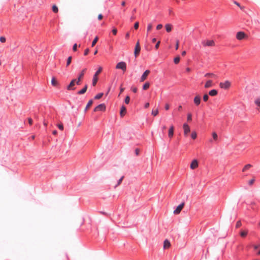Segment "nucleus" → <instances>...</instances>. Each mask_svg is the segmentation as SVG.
<instances>
[{
    "instance_id": "obj_55",
    "label": "nucleus",
    "mask_w": 260,
    "mask_h": 260,
    "mask_svg": "<svg viewBox=\"0 0 260 260\" xmlns=\"http://www.w3.org/2000/svg\"><path fill=\"white\" fill-rule=\"evenodd\" d=\"M149 103H146L145 104V105H144V107H145V108H148V107H149Z\"/></svg>"
},
{
    "instance_id": "obj_46",
    "label": "nucleus",
    "mask_w": 260,
    "mask_h": 260,
    "mask_svg": "<svg viewBox=\"0 0 260 260\" xmlns=\"http://www.w3.org/2000/svg\"><path fill=\"white\" fill-rule=\"evenodd\" d=\"M89 51V49L88 48H86V49L84 50V55H87L88 54Z\"/></svg>"
},
{
    "instance_id": "obj_13",
    "label": "nucleus",
    "mask_w": 260,
    "mask_h": 260,
    "mask_svg": "<svg viewBox=\"0 0 260 260\" xmlns=\"http://www.w3.org/2000/svg\"><path fill=\"white\" fill-rule=\"evenodd\" d=\"M150 71L148 70H146L144 73L142 74V75L141 77L140 78V81L143 82L144 81L146 78L148 74L150 73Z\"/></svg>"
},
{
    "instance_id": "obj_37",
    "label": "nucleus",
    "mask_w": 260,
    "mask_h": 260,
    "mask_svg": "<svg viewBox=\"0 0 260 260\" xmlns=\"http://www.w3.org/2000/svg\"><path fill=\"white\" fill-rule=\"evenodd\" d=\"M247 233H248L247 231H242L240 233V235H241V236L244 237L247 235Z\"/></svg>"
},
{
    "instance_id": "obj_5",
    "label": "nucleus",
    "mask_w": 260,
    "mask_h": 260,
    "mask_svg": "<svg viewBox=\"0 0 260 260\" xmlns=\"http://www.w3.org/2000/svg\"><path fill=\"white\" fill-rule=\"evenodd\" d=\"M220 87L224 89L229 88L231 86V83L229 81L221 82L219 84Z\"/></svg>"
},
{
    "instance_id": "obj_19",
    "label": "nucleus",
    "mask_w": 260,
    "mask_h": 260,
    "mask_svg": "<svg viewBox=\"0 0 260 260\" xmlns=\"http://www.w3.org/2000/svg\"><path fill=\"white\" fill-rule=\"evenodd\" d=\"M87 87H88L87 85H85L84 86V87L81 90L78 91L77 93L78 94H83L85 93L87 90Z\"/></svg>"
},
{
    "instance_id": "obj_44",
    "label": "nucleus",
    "mask_w": 260,
    "mask_h": 260,
    "mask_svg": "<svg viewBox=\"0 0 260 260\" xmlns=\"http://www.w3.org/2000/svg\"><path fill=\"white\" fill-rule=\"evenodd\" d=\"M6 41V39L5 37H0V42L2 43H5Z\"/></svg>"
},
{
    "instance_id": "obj_23",
    "label": "nucleus",
    "mask_w": 260,
    "mask_h": 260,
    "mask_svg": "<svg viewBox=\"0 0 260 260\" xmlns=\"http://www.w3.org/2000/svg\"><path fill=\"white\" fill-rule=\"evenodd\" d=\"M170 246V243L169 240H165L164 242V248H167L169 247Z\"/></svg>"
},
{
    "instance_id": "obj_21",
    "label": "nucleus",
    "mask_w": 260,
    "mask_h": 260,
    "mask_svg": "<svg viewBox=\"0 0 260 260\" xmlns=\"http://www.w3.org/2000/svg\"><path fill=\"white\" fill-rule=\"evenodd\" d=\"M218 93V92H217V90H216V89H212L210 91H209V94L210 95V96H215Z\"/></svg>"
},
{
    "instance_id": "obj_56",
    "label": "nucleus",
    "mask_w": 260,
    "mask_h": 260,
    "mask_svg": "<svg viewBox=\"0 0 260 260\" xmlns=\"http://www.w3.org/2000/svg\"><path fill=\"white\" fill-rule=\"evenodd\" d=\"M102 18H103L102 14H99V16H98V19L99 20H101V19H102Z\"/></svg>"
},
{
    "instance_id": "obj_30",
    "label": "nucleus",
    "mask_w": 260,
    "mask_h": 260,
    "mask_svg": "<svg viewBox=\"0 0 260 260\" xmlns=\"http://www.w3.org/2000/svg\"><path fill=\"white\" fill-rule=\"evenodd\" d=\"M158 109H156L155 110H152V112H151V114L152 115H153V116H156L157 114H158Z\"/></svg>"
},
{
    "instance_id": "obj_11",
    "label": "nucleus",
    "mask_w": 260,
    "mask_h": 260,
    "mask_svg": "<svg viewBox=\"0 0 260 260\" xmlns=\"http://www.w3.org/2000/svg\"><path fill=\"white\" fill-rule=\"evenodd\" d=\"M183 128L184 130V134L187 136L188 133L190 132V127L187 123H184L183 125Z\"/></svg>"
},
{
    "instance_id": "obj_2",
    "label": "nucleus",
    "mask_w": 260,
    "mask_h": 260,
    "mask_svg": "<svg viewBox=\"0 0 260 260\" xmlns=\"http://www.w3.org/2000/svg\"><path fill=\"white\" fill-rule=\"evenodd\" d=\"M116 68L118 69H121L122 71H125L126 70V63L123 61L119 62L117 64Z\"/></svg>"
},
{
    "instance_id": "obj_27",
    "label": "nucleus",
    "mask_w": 260,
    "mask_h": 260,
    "mask_svg": "<svg viewBox=\"0 0 260 260\" xmlns=\"http://www.w3.org/2000/svg\"><path fill=\"white\" fill-rule=\"evenodd\" d=\"M150 86V83L149 82H146L143 86V89L146 90L148 89Z\"/></svg>"
},
{
    "instance_id": "obj_53",
    "label": "nucleus",
    "mask_w": 260,
    "mask_h": 260,
    "mask_svg": "<svg viewBox=\"0 0 260 260\" xmlns=\"http://www.w3.org/2000/svg\"><path fill=\"white\" fill-rule=\"evenodd\" d=\"M28 121L30 125H31L32 124V119L31 118H28Z\"/></svg>"
},
{
    "instance_id": "obj_43",
    "label": "nucleus",
    "mask_w": 260,
    "mask_h": 260,
    "mask_svg": "<svg viewBox=\"0 0 260 260\" xmlns=\"http://www.w3.org/2000/svg\"><path fill=\"white\" fill-rule=\"evenodd\" d=\"M209 99V96L208 94H205L203 96V100L205 101V102H206Z\"/></svg>"
},
{
    "instance_id": "obj_51",
    "label": "nucleus",
    "mask_w": 260,
    "mask_h": 260,
    "mask_svg": "<svg viewBox=\"0 0 260 260\" xmlns=\"http://www.w3.org/2000/svg\"><path fill=\"white\" fill-rule=\"evenodd\" d=\"M160 44V41H158L157 42V43L155 44V48L156 49H157L159 46Z\"/></svg>"
},
{
    "instance_id": "obj_64",
    "label": "nucleus",
    "mask_w": 260,
    "mask_h": 260,
    "mask_svg": "<svg viewBox=\"0 0 260 260\" xmlns=\"http://www.w3.org/2000/svg\"><path fill=\"white\" fill-rule=\"evenodd\" d=\"M186 71L187 72H190V69L189 68H187L186 69Z\"/></svg>"
},
{
    "instance_id": "obj_54",
    "label": "nucleus",
    "mask_w": 260,
    "mask_h": 260,
    "mask_svg": "<svg viewBox=\"0 0 260 260\" xmlns=\"http://www.w3.org/2000/svg\"><path fill=\"white\" fill-rule=\"evenodd\" d=\"M165 108L166 110H168L170 108L169 105L168 104H166Z\"/></svg>"
},
{
    "instance_id": "obj_49",
    "label": "nucleus",
    "mask_w": 260,
    "mask_h": 260,
    "mask_svg": "<svg viewBox=\"0 0 260 260\" xmlns=\"http://www.w3.org/2000/svg\"><path fill=\"white\" fill-rule=\"evenodd\" d=\"M138 27H139V22H136L134 24V28H135V29H137L138 28Z\"/></svg>"
},
{
    "instance_id": "obj_40",
    "label": "nucleus",
    "mask_w": 260,
    "mask_h": 260,
    "mask_svg": "<svg viewBox=\"0 0 260 260\" xmlns=\"http://www.w3.org/2000/svg\"><path fill=\"white\" fill-rule=\"evenodd\" d=\"M123 178H124V176L121 177V178L118 180L117 184L116 185L115 187L119 185L121 183Z\"/></svg>"
},
{
    "instance_id": "obj_50",
    "label": "nucleus",
    "mask_w": 260,
    "mask_h": 260,
    "mask_svg": "<svg viewBox=\"0 0 260 260\" xmlns=\"http://www.w3.org/2000/svg\"><path fill=\"white\" fill-rule=\"evenodd\" d=\"M77 44H75L73 45V50L74 51H76L77 50Z\"/></svg>"
},
{
    "instance_id": "obj_12",
    "label": "nucleus",
    "mask_w": 260,
    "mask_h": 260,
    "mask_svg": "<svg viewBox=\"0 0 260 260\" xmlns=\"http://www.w3.org/2000/svg\"><path fill=\"white\" fill-rule=\"evenodd\" d=\"M184 205V203H182L179 205H178V207H177V208L174 211V213L175 214H179L181 212V210L182 209Z\"/></svg>"
},
{
    "instance_id": "obj_48",
    "label": "nucleus",
    "mask_w": 260,
    "mask_h": 260,
    "mask_svg": "<svg viewBox=\"0 0 260 260\" xmlns=\"http://www.w3.org/2000/svg\"><path fill=\"white\" fill-rule=\"evenodd\" d=\"M112 33L113 35H116L117 32V29L116 28H114L112 30Z\"/></svg>"
},
{
    "instance_id": "obj_29",
    "label": "nucleus",
    "mask_w": 260,
    "mask_h": 260,
    "mask_svg": "<svg viewBox=\"0 0 260 260\" xmlns=\"http://www.w3.org/2000/svg\"><path fill=\"white\" fill-rule=\"evenodd\" d=\"M103 95V93H102V92L101 93H99L97 94L94 96V99H96V100L100 99H101Z\"/></svg>"
},
{
    "instance_id": "obj_38",
    "label": "nucleus",
    "mask_w": 260,
    "mask_h": 260,
    "mask_svg": "<svg viewBox=\"0 0 260 260\" xmlns=\"http://www.w3.org/2000/svg\"><path fill=\"white\" fill-rule=\"evenodd\" d=\"M72 56H69L67 59V66H68L71 62Z\"/></svg>"
},
{
    "instance_id": "obj_24",
    "label": "nucleus",
    "mask_w": 260,
    "mask_h": 260,
    "mask_svg": "<svg viewBox=\"0 0 260 260\" xmlns=\"http://www.w3.org/2000/svg\"><path fill=\"white\" fill-rule=\"evenodd\" d=\"M252 167V165L250 164H247L245 165L242 169L243 172H245L247 170L249 169Z\"/></svg>"
},
{
    "instance_id": "obj_47",
    "label": "nucleus",
    "mask_w": 260,
    "mask_h": 260,
    "mask_svg": "<svg viewBox=\"0 0 260 260\" xmlns=\"http://www.w3.org/2000/svg\"><path fill=\"white\" fill-rule=\"evenodd\" d=\"M162 27V24H158V25L156 26V29H157V30H159V29H160Z\"/></svg>"
},
{
    "instance_id": "obj_62",
    "label": "nucleus",
    "mask_w": 260,
    "mask_h": 260,
    "mask_svg": "<svg viewBox=\"0 0 260 260\" xmlns=\"http://www.w3.org/2000/svg\"><path fill=\"white\" fill-rule=\"evenodd\" d=\"M139 150L138 149H136L135 150V152H136V155H138L139 154Z\"/></svg>"
},
{
    "instance_id": "obj_61",
    "label": "nucleus",
    "mask_w": 260,
    "mask_h": 260,
    "mask_svg": "<svg viewBox=\"0 0 260 260\" xmlns=\"http://www.w3.org/2000/svg\"><path fill=\"white\" fill-rule=\"evenodd\" d=\"M259 245H254L253 248L254 249H257L259 247Z\"/></svg>"
},
{
    "instance_id": "obj_36",
    "label": "nucleus",
    "mask_w": 260,
    "mask_h": 260,
    "mask_svg": "<svg viewBox=\"0 0 260 260\" xmlns=\"http://www.w3.org/2000/svg\"><path fill=\"white\" fill-rule=\"evenodd\" d=\"M167 127L166 125H164L161 127V130L162 134V136H164L165 134V131Z\"/></svg>"
},
{
    "instance_id": "obj_35",
    "label": "nucleus",
    "mask_w": 260,
    "mask_h": 260,
    "mask_svg": "<svg viewBox=\"0 0 260 260\" xmlns=\"http://www.w3.org/2000/svg\"><path fill=\"white\" fill-rule=\"evenodd\" d=\"M212 137H213L214 140L216 141L217 140L218 136L215 132L212 133Z\"/></svg>"
},
{
    "instance_id": "obj_60",
    "label": "nucleus",
    "mask_w": 260,
    "mask_h": 260,
    "mask_svg": "<svg viewBox=\"0 0 260 260\" xmlns=\"http://www.w3.org/2000/svg\"><path fill=\"white\" fill-rule=\"evenodd\" d=\"M129 32H127L125 35V38L126 39H128L129 38Z\"/></svg>"
},
{
    "instance_id": "obj_59",
    "label": "nucleus",
    "mask_w": 260,
    "mask_h": 260,
    "mask_svg": "<svg viewBox=\"0 0 260 260\" xmlns=\"http://www.w3.org/2000/svg\"><path fill=\"white\" fill-rule=\"evenodd\" d=\"M178 46H179V42H178V41H177L176 42V50L178 49Z\"/></svg>"
},
{
    "instance_id": "obj_14",
    "label": "nucleus",
    "mask_w": 260,
    "mask_h": 260,
    "mask_svg": "<svg viewBox=\"0 0 260 260\" xmlns=\"http://www.w3.org/2000/svg\"><path fill=\"white\" fill-rule=\"evenodd\" d=\"M193 102L196 106H199L201 102V97L199 95H197L194 98Z\"/></svg>"
},
{
    "instance_id": "obj_41",
    "label": "nucleus",
    "mask_w": 260,
    "mask_h": 260,
    "mask_svg": "<svg viewBox=\"0 0 260 260\" xmlns=\"http://www.w3.org/2000/svg\"><path fill=\"white\" fill-rule=\"evenodd\" d=\"M57 127L60 130H61V131L63 130V125L62 123L57 124Z\"/></svg>"
},
{
    "instance_id": "obj_25",
    "label": "nucleus",
    "mask_w": 260,
    "mask_h": 260,
    "mask_svg": "<svg viewBox=\"0 0 260 260\" xmlns=\"http://www.w3.org/2000/svg\"><path fill=\"white\" fill-rule=\"evenodd\" d=\"M51 84L54 86H56L58 85L57 82L56 81L54 77H52L51 79Z\"/></svg>"
},
{
    "instance_id": "obj_17",
    "label": "nucleus",
    "mask_w": 260,
    "mask_h": 260,
    "mask_svg": "<svg viewBox=\"0 0 260 260\" xmlns=\"http://www.w3.org/2000/svg\"><path fill=\"white\" fill-rule=\"evenodd\" d=\"M198 166V161L196 159H194L192 161L190 167L191 169H194L196 168H197Z\"/></svg>"
},
{
    "instance_id": "obj_28",
    "label": "nucleus",
    "mask_w": 260,
    "mask_h": 260,
    "mask_svg": "<svg viewBox=\"0 0 260 260\" xmlns=\"http://www.w3.org/2000/svg\"><path fill=\"white\" fill-rule=\"evenodd\" d=\"M98 37L97 36H96L94 39H93V40L92 41V44H91V47H93L95 44L96 43L98 40Z\"/></svg>"
},
{
    "instance_id": "obj_58",
    "label": "nucleus",
    "mask_w": 260,
    "mask_h": 260,
    "mask_svg": "<svg viewBox=\"0 0 260 260\" xmlns=\"http://www.w3.org/2000/svg\"><path fill=\"white\" fill-rule=\"evenodd\" d=\"M132 91L134 92V93H136L137 92V88H136V87H134L132 89Z\"/></svg>"
},
{
    "instance_id": "obj_39",
    "label": "nucleus",
    "mask_w": 260,
    "mask_h": 260,
    "mask_svg": "<svg viewBox=\"0 0 260 260\" xmlns=\"http://www.w3.org/2000/svg\"><path fill=\"white\" fill-rule=\"evenodd\" d=\"M192 119V115L191 113H188L187 116V121H191Z\"/></svg>"
},
{
    "instance_id": "obj_33",
    "label": "nucleus",
    "mask_w": 260,
    "mask_h": 260,
    "mask_svg": "<svg viewBox=\"0 0 260 260\" xmlns=\"http://www.w3.org/2000/svg\"><path fill=\"white\" fill-rule=\"evenodd\" d=\"M180 61V57L179 56L176 57L174 59V62L175 64H177Z\"/></svg>"
},
{
    "instance_id": "obj_26",
    "label": "nucleus",
    "mask_w": 260,
    "mask_h": 260,
    "mask_svg": "<svg viewBox=\"0 0 260 260\" xmlns=\"http://www.w3.org/2000/svg\"><path fill=\"white\" fill-rule=\"evenodd\" d=\"M92 103H93V101H92V100H90L88 102L87 104V105H86V108H85V111H86L87 110V109H88V108H89V107L92 105Z\"/></svg>"
},
{
    "instance_id": "obj_31",
    "label": "nucleus",
    "mask_w": 260,
    "mask_h": 260,
    "mask_svg": "<svg viewBox=\"0 0 260 260\" xmlns=\"http://www.w3.org/2000/svg\"><path fill=\"white\" fill-rule=\"evenodd\" d=\"M152 28V24L151 23H149L148 24L147 27V32L150 31L151 30Z\"/></svg>"
},
{
    "instance_id": "obj_6",
    "label": "nucleus",
    "mask_w": 260,
    "mask_h": 260,
    "mask_svg": "<svg viewBox=\"0 0 260 260\" xmlns=\"http://www.w3.org/2000/svg\"><path fill=\"white\" fill-rule=\"evenodd\" d=\"M106 109V106L104 104H101L98 105L94 109V112L104 111Z\"/></svg>"
},
{
    "instance_id": "obj_9",
    "label": "nucleus",
    "mask_w": 260,
    "mask_h": 260,
    "mask_svg": "<svg viewBox=\"0 0 260 260\" xmlns=\"http://www.w3.org/2000/svg\"><path fill=\"white\" fill-rule=\"evenodd\" d=\"M254 104L256 105V110L258 112H260V96L254 99Z\"/></svg>"
},
{
    "instance_id": "obj_18",
    "label": "nucleus",
    "mask_w": 260,
    "mask_h": 260,
    "mask_svg": "<svg viewBox=\"0 0 260 260\" xmlns=\"http://www.w3.org/2000/svg\"><path fill=\"white\" fill-rule=\"evenodd\" d=\"M126 112V108L124 106H122L120 108V115L121 117H123Z\"/></svg>"
},
{
    "instance_id": "obj_20",
    "label": "nucleus",
    "mask_w": 260,
    "mask_h": 260,
    "mask_svg": "<svg viewBox=\"0 0 260 260\" xmlns=\"http://www.w3.org/2000/svg\"><path fill=\"white\" fill-rule=\"evenodd\" d=\"M165 28H166V31L168 32H169L172 30V25L170 23L166 24L165 25Z\"/></svg>"
},
{
    "instance_id": "obj_45",
    "label": "nucleus",
    "mask_w": 260,
    "mask_h": 260,
    "mask_svg": "<svg viewBox=\"0 0 260 260\" xmlns=\"http://www.w3.org/2000/svg\"><path fill=\"white\" fill-rule=\"evenodd\" d=\"M254 181H255L254 179H252L248 181V184L249 185H252L253 184V183H254Z\"/></svg>"
},
{
    "instance_id": "obj_63",
    "label": "nucleus",
    "mask_w": 260,
    "mask_h": 260,
    "mask_svg": "<svg viewBox=\"0 0 260 260\" xmlns=\"http://www.w3.org/2000/svg\"><path fill=\"white\" fill-rule=\"evenodd\" d=\"M57 131H56V130H55V131H53V132H52V134H53V135H56V134H57Z\"/></svg>"
},
{
    "instance_id": "obj_3",
    "label": "nucleus",
    "mask_w": 260,
    "mask_h": 260,
    "mask_svg": "<svg viewBox=\"0 0 260 260\" xmlns=\"http://www.w3.org/2000/svg\"><path fill=\"white\" fill-rule=\"evenodd\" d=\"M202 44L205 47L215 46V43L213 40H204L202 42Z\"/></svg>"
},
{
    "instance_id": "obj_32",
    "label": "nucleus",
    "mask_w": 260,
    "mask_h": 260,
    "mask_svg": "<svg viewBox=\"0 0 260 260\" xmlns=\"http://www.w3.org/2000/svg\"><path fill=\"white\" fill-rule=\"evenodd\" d=\"M52 11L54 13H57L58 11V9L57 7L55 5H53V7H52Z\"/></svg>"
},
{
    "instance_id": "obj_42",
    "label": "nucleus",
    "mask_w": 260,
    "mask_h": 260,
    "mask_svg": "<svg viewBox=\"0 0 260 260\" xmlns=\"http://www.w3.org/2000/svg\"><path fill=\"white\" fill-rule=\"evenodd\" d=\"M129 101H130L129 97L128 96H126L125 99V100H124L125 103L126 104H128L129 103Z\"/></svg>"
},
{
    "instance_id": "obj_52",
    "label": "nucleus",
    "mask_w": 260,
    "mask_h": 260,
    "mask_svg": "<svg viewBox=\"0 0 260 260\" xmlns=\"http://www.w3.org/2000/svg\"><path fill=\"white\" fill-rule=\"evenodd\" d=\"M234 4H236L237 6H238V7H239L241 9H242L243 7H242L240 6V4L236 1H234Z\"/></svg>"
},
{
    "instance_id": "obj_22",
    "label": "nucleus",
    "mask_w": 260,
    "mask_h": 260,
    "mask_svg": "<svg viewBox=\"0 0 260 260\" xmlns=\"http://www.w3.org/2000/svg\"><path fill=\"white\" fill-rule=\"evenodd\" d=\"M212 86V80H208L206 82V83L205 84V88H209Z\"/></svg>"
},
{
    "instance_id": "obj_34",
    "label": "nucleus",
    "mask_w": 260,
    "mask_h": 260,
    "mask_svg": "<svg viewBox=\"0 0 260 260\" xmlns=\"http://www.w3.org/2000/svg\"><path fill=\"white\" fill-rule=\"evenodd\" d=\"M197 133L195 132H192L191 134V137L192 139H195L197 138Z\"/></svg>"
},
{
    "instance_id": "obj_57",
    "label": "nucleus",
    "mask_w": 260,
    "mask_h": 260,
    "mask_svg": "<svg viewBox=\"0 0 260 260\" xmlns=\"http://www.w3.org/2000/svg\"><path fill=\"white\" fill-rule=\"evenodd\" d=\"M241 225V222L240 221H238L236 223V227L238 228Z\"/></svg>"
},
{
    "instance_id": "obj_8",
    "label": "nucleus",
    "mask_w": 260,
    "mask_h": 260,
    "mask_svg": "<svg viewBox=\"0 0 260 260\" xmlns=\"http://www.w3.org/2000/svg\"><path fill=\"white\" fill-rule=\"evenodd\" d=\"M140 51H141V47L140 46L139 41H138V42H137V43L136 44L135 51H134V54H135V56L136 57L137 56L138 54H139Z\"/></svg>"
},
{
    "instance_id": "obj_1",
    "label": "nucleus",
    "mask_w": 260,
    "mask_h": 260,
    "mask_svg": "<svg viewBox=\"0 0 260 260\" xmlns=\"http://www.w3.org/2000/svg\"><path fill=\"white\" fill-rule=\"evenodd\" d=\"M102 68L100 67L94 74L92 79V85L95 86L98 82V75L102 72Z\"/></svg>"
},
{
    "instance_id": "obj_4",
    "label": "nucleus",
    "mask_w": 260,
    "mask_h": 260,
    "mask_svg": "<svg viewBox=\"0 0 260 260\" xmlns=\"http://www.w3.org/2000/svg\"><path fill=\"white\" fill-rule=\"evenodd\" d=\"M86 70V69H83L82 71V72L79 74L78 78L77 79V81H76L77 85H80L81 79L83 77V76L84 75V73L85 72Z\"/></svg>"
},
{
    "instance_id": "obj_15",
    "label": "nucleus",
    "mask_w": 260,
    "mask_h": 260,
    "mask_svg": "<svg viewBox=\"0 0 260 260\" xmlns=\"http://www.w3.org/2000/svg\"><path fill=\"white\" fill-rule=\"evenodd\" d=\"M174 135V126L173 125H171L168 132V136L170 138H172Z\"/></svg>"
},
{
    "instance_id": "obj_7",
    "label": "nucleus",
    "mask_w": 260,
    "mask_h": 260,
    "mask_svg": "<svg viewBox=\"0 0 260 260\" xmlns=\"http://www.w3.org/2000/svg\"><path fill=\"white\" fill-rule=\"evenodd\" d=\"M76 79H73L71 81L70 84L67 86V88L68 90H74L75 89V87L73 86L75 85V83L76 84Z\"/></svg>"
},
{
    "instance_id": "obj_10",
    "label": "nucleus",
    "mask_w": 260,
    "mask_h": 260,
    "mask_svg": "<svg viewBox=\"0 0 260 260\" xmlns=\"http://www.w3.org/2000/svg\"><path fill=\"white\" fill-rule=\"evenodd\" d=\"M245 34L243 31H239L236 34V38L239 40H242L245 37Z\"/></svg>"
},
{
    "instance_id": "obj_16",
    "label": "nucleus",
    "mask_w": 260,
    "mask_h": 260,
    "mask_svg": "<svg viewBox=\"0 0 260 260\" xmlns=\"http://www.w3.org/2000/svg\"><path fill=\"white\" fill-rule=\"evenodd\" d=\"M205 77L209 78L217 79L218 76L213 73H207L205 75Z\"/></svg>"
}]
</instances>
